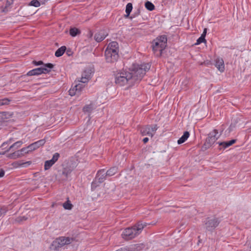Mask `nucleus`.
I'll return each mask as SVG.
<instances>
[{
	"mask_svg": "<svg viewBox=\"0 0 251 251\" xmlns=\"http://www.w3.org/2000/svg\"><path fill=\"white\" fill-rule=\"evenodd\" d=\"M93 110V107L92 105H85L83 108V111L84 112H89L90 113Z\"/></svg>",
	"mask_w": 251,
	"mask_h": 251,
	"instance_id": "37",
	"label": "nucleus"
},
{
	"mask_svg": "<svg viewBox=\"0 0 251 251\" xmlns=\"http://www.w3.org/2000/svg\"><path fill=\"white\" fill-rule=\"evenodd\" d=\"M237 141L236 139H232L230 141H224V142H219L217 144L221 147L219 148L220 150H225L226 148L232 146L233 144L235 143Z\"/></svg>",
	"mask_w": 251,
	"mask_h": 251,
	"instance_id": "16",
	"label": "nucleus"
},
{
	"mask_svg": "<svg viewBox=\"0 0 251 251\" xmlns=\"http://www.w3.org/2000/svg\"><path fill=\"white\" fill-rule=\"evenodd\" d=\"M9 151H7V150L5 151H4L0 152V155H4L6 152H8Z\"/></svg>",
	"mask_w": 251,
	"mask_h": 251,
	"instance_id": "52",
	"label": "nucleus"
},
{
	"mask_svg": "<svg viewBox=\"0 0 251 251\" xmlns=\"http://www.w3.org/2000/svg\"><path fill=\"white\" fill-rule=\"evenodd\" d=\"M145 247V245L143 243H139L136 244H133L127 247L129 251H141Z\"/></svg>",
	"mask_w": 251,
	"mask_h": 251,
	"instance_id": "18",
	"label": "nucleus"
},
{
	"mask_svg": "<svg viewBox=\"0 0 251 251\" xmlns=\"http://www.w3.org/2000/svg\"><path fill=\"white\" fill-rule=\"evenodd\" d=\"M220 222V219L215 217H207L203 221L204 228L206 230L209 231H213L218 226Z\"/></svg>",
	"mask_w": 251,
	"mask_h": 251,
	"instance_id": "5",
	"label": "nucleus"
},
{
	"mask_svg": "<svg viewBox=\"0 0 251 251\" xmlns=\"http://www.w3.org/2000/svg\"><path fill=\"white\" fill-rule=\"evenodd\" d=\"M215 66L221 72L225 71V65L222 58H217L215 60Z\"/></svg>",
	"mask_w": 251,
	"mask_h": 251,
	"instance_id": "19",
	"label": "nucleus"
},
{
	"mask_svg": "<svg viewBox=\"0 0 251 251\" xmlns=\"http://www.w3.org/2000/svg\"><path fill=\"white\" fill-rule=\"evenodd\" d=\"M66 47L65 46H63L60 48H58L55 52V56L56 57H60L63 55L64 52L66 51Z\"/></svg>",
	"mask_w": 251,
	"mask_h": 251,
	"instance_id": "27",
	"label": "nucleus"
},
{
	"mask_svg": "<svg viewBox=\"0 0 251 251\" xmlns=\"http://www.w3.org/2000/svg\"><path fill=\"white\" fill-rule=\"evenodd\" d=\"M10 101L11 100L7 98L0 99V106L7 105L9 103Z\"/></svg>",
	"mask_w": 251,
	"mask_h": 251,
	"instance_id": "36",
	"label": "nucleus"
},
{
	"mask_svg": "<svg viewBox=\"0 0 251 251\" xmlns=\"http://www.w3.org/2000/svg\"><path fill=\"white\" fill-rule=\"evenodd\" d=\"M16 163L18 164V166H24L26 167L27 165H29L31 164V162L30 161H26L25 162H22V161H19L17 162Z\"/></svg>",
	"mask_w": 251,
	"mask_h": 251,
	"instance_id": "39",
	"label": "nucleus"
},
{
	"mask_svg": "<svg viewBox=\"0 0 251 251\" xmlns=\"http://www.w3.org/2000/svg\"><path fill=\"white\" fill-rule=\"evenodd\" d=\"M23 142L22 141H18L14 144H13L11 146H10L7 149V151H14L18 149L19 148L21 147L22 144H23Z\"/></svg>",
	"mask_w": 251,
	"mask_h": 251,
	"instance_id": "21",
	"label": "nucleus"
},
{
	"mask_svg": "<svg viewBox=\"0 0 251 251\" xmlns=\"http://www.w3.org/2000/svg\"><path fill=\"white\" fill-rule=\"evenodd\" d=\"M65 242H67L66 245H69L71 243H72L73 241H75V239L74 238H71V237H65Z\"/></svg>",
	"mask_w": 251,
	"mask_h": 251,
	"instance_id": "44",
	"label": "nucleus"
},
{
	"mask_svg": "<svg viewBox=\"0 0 251 251\" xmlns=\"http://www.w3.org/2000/svg\"><path fill=\"white\" fill-rule=\"evenodd\" d=\"M107 35L108 33L105 30H101L95 34L94 39L97 42H100L103 40Z\"/></svg>",
	"mask_w": 251,
	"mask_h": 251,
	"instance_id": "14",
	"label": "nucleus"
},
{
	"mask_svg": "<svg viewBox=\"0 0 251 251\" xmlns=\"http://www.w3.org/2000/svg\"><path fill=\"white\" fill-rule=\"evenodd\" d=\"M149 141V138L148 137H145L143 139V142L144 144L147 143Z\"/></svg>",
	"mask_w": 251,
	"mask_h": 251,
	"instance_id": "50",
	"label": "nucleus"
},
{
	"mask_svg": "<svg viewBox=\"0 0 251 251\" xmlns=\"http://www.w3.org/2000/svg\"><path fill=\"white\" fill-rule=\"evenodd\" d=\"M66 51L67 55L69 56L72 55L73 53V51H72V50L70 48L68 49H66Z\"/></svg>",
	"mask_w": 251,
	"mask_h": 251,
	"instance_id": "47",
	"label": "nucleus"
},
{
	"mask_svg": "<svg viewBox=\"0 0 251 251\" xmlns=\"http://www.w3.org/2000/svg\"><path fill=\"white\" fill-rule=\"evenodd\" d=\"M203 63H204V64H207V65H208V64H209V62H207V63H206L205 62H203Z\"/></svg>",
	"mask_w": 251,
	"mask_h": 251,
	"instance_id": "55",
	"label": "nucleus"
},
{
	"mask_svg": "<svg viewBox=\"0 0 251 251\" xmlns=\"http://www.w3.org/2000/svg\"><path fill=\"white\" fill-rule=\"evenodd\" d=\"M106 50H108L110 51H116L117 52H119V44L116 41L111 42L108 45Z\"/></svg>",
	"mask_w": 251,
	"mask_h": 251,
	"instance_id": "20",
	"label": "nucleus"
},
{
	"mask_svg": "<svg viewBox=\"0 0 251 251\" xmlns=\"http://www.w3.org/2000/svg\"><path fill=\"white\" fill-rule=\"evenodd\" d=\"M54 67V65L48 63L44 65V66H41L37 68L32 69L27 73L25 75L27 76H33V75H38L42 74H48L50 72L51 70Z\"/></svg>",
	"mask_w": 251,
	"mask_h": 251,
	"instance_id": "4",
	"label": "nucleus"
},
{
	"mask_svg": "<svg viewBox=\"0 0 251 251\" xmlns=\"http://www.w3.org/2000/svg\"><path fill=\"white\" fill-rule=\"evenodd\" d=\"M141 13L140 8L138 7L134 13L130 16V19L132 20L133 18L138 16Z\"/></svg>",
	"mask_w": 251,
	"mask_h": 251,
	"instance_id": "34",
	"label": "nucleus"
},
{
	"mask_svg": "<svg viewBox=\"0 0 251 251\" xmlns=\"http://www.w3.org/2000/svg\"><path fill=\"white\" fill-rule=\"evenodd\" d=\"M75 87L77 91L78 96L80 94L82 89L83 88V85L81 84H76L75 86Z\"/></svg>",
	"mask_w": 251,
	"mask_h": 251,
	"instance_id": "40",
	"label": "nucleus"
},
{
	"mask_svg": "<svg viewBox=\"0 0 251 251\" xmlns=\"http://www.w3.org/2000/svg\"><path fill=\"white\" fill-rule=\"evenodd\" d=\"M151 48L154 53H156L159 51L158 53H156V56L160 57L162 56L163 51L167 46V37L166 35L158 36L154 39L151 42Z\"/></svg>",
	"mask_w": 251,
	"mask_h": 251,
	"instance_id": "2",
	"label": "nucleus"
},
{
	"mask_svg": "<svg viewBox=\"0 0 251 251\" xmlns=\"http://www.w3.org/2000/svg\"><path fill=\"white\" fill-rule=\"evenodd\" d=\"M7 211L8 209L6 206L0 207V217L2 215H4Z\"/></svg>",
	"mask_w": 251,
	"mask_h": 251,
	"instance_id": "42",
	"label": "nucleus"
},
{
	"mask_svg": "<svg viewBox=\"0 0 251 251\" xmlns=\"http://www.w3.org/2000/svg\"><path fill=\"white\" fill-rule=\"evenodd\" d=\"M133 9V5L132 3L129 2L128 3L126 7V14L125 15V17L126 18H129L130 19V14L132 10Z\"/></svg>",
	"mask_w": 251,
	"mask_h": 251,
	"instance_id": "24",
	"label": "nucleus"
},
{
	"mask_svg": "<svg viewBox=\"0 0 251 251\" xmlns=\"http://www.w3.org/2000/svg\"><path fill=\"white\" fill-rule=\"evenodd\" d=\"M62 166V169L58 170V175L62 177L61 179L62 180H66L68 179V176L73 171L74 168L71 165L69 164H63Z\"/></svg>",
	"mask_w": 251,
	"mask_h": 251,
	"instance_id": "6",
	"label": "nucleus"
},
{
	"mask_svg": "<svg viewBox=\"0 0 251 251\" xmlns=\"http://www.w3.org/2000/svg\"><path fill=\"white\" fill-rule=\"evenodd\" d=\"M45 143L46 140L45 139H43L39 140L29 145L27 147H26L28 152L29 153L33 151L37 150L40 147L43 146L45 144Z\"/></svg>",
	"mask_w": 251,
	"mask_h": 251,
	"instance_id": "11",
	"label": "nucleus"
},
{
	"mask_svg": "<svg viewBox=\"0 0 251 251\" xmlns=\"http://www.w3.org/2000/svg\"><path fill=\"white\" fill-rule=\"evenodd\" d=\"M3 0H0V1H2ZM13 3V0H6V2L5 6L3 7L2 11L6 12L8 11V8Z\"/></svg>",
	"mask_w": 251,
	"mask_h": 251,
	"instance_id": "32",
	"label": "nucleus"
},
{
	"mask_svg": "<svg viewBox=\"0 0 251 251\" xmlns=\"http://www.w3.org/2000/svg\"><path fill=\"white\" fill-rule=\"evenodd\" d=\"M190 136V133L188 131H185L184 132L182 136L177 140V144L178 145L184 143Z\"/></svg>",
	"mask_w": 251,
	"mask_h": 251,
	"instance_id": "23",
	"label": "nucleus"
},
{
	"mask_svg": "<svg viewBox=\"0 0 251 251\" xmlns=\"http://www.w3.org/2000/svg\"><path fill=\"white\" fill-rule=\"evenodd\" d=\"M69 94L71 96H74L75 95H78V93H77V91L75 89V86L74 87L71 88L69 90Z\"/></svg>",
	"mask_w": 251,
	"mask_h": 251,
	"instance_id": "38",
	"label": "nucleus"
},
{
	"mask_svg": "<svg viewBox=\"0 0 251 251\" xmlns=\"http://www.w3.org/2000/svg\"><path fill=\"white\" fill-rule=\"evenodd\" d=\"M60 154L58 152L55 153L50 160L45 162L44 169L45 170H49L58 159Z\"/></svg>",
	"mask_w": 251,
	"mask_h": 251,
	"instance_id": "12",
	"label": "nucleus"
},
{
	"mask_svg": "<svg viewBox=\"0 0 251 251\" xmlns=\"http://www.w3.org/2000/svg\"><path fill=\"white\" fill-rule=\"evenodd\" d=\"M206 32H207V28H204L203 30V33H202V34L201 35H204V37L205 38Z\"/></svg>",
	"mask_w": 251,
	"mask_h": 251,
	"instance_id": "49",
	"label": "nucleus"
},
{
	"mask_svg": "<svg viewBox=\"0 0 251 251\" xmlns=\"http://www.w3.org/2000/svg\"><path fill=\"white\" fill-rule=\"evenodd\" d=\"M108 176L104 169L99 170L96 174V178L98 179L100 182L102 183Z\"/></svg>",
	"mask_w": 251,
	"mask_h": 251,
	"instance_id": "15",
	"label": "nucleus"
},
{
	"mask_svg": "<svg viewBox=\"0 0 251 251\" xmlns=\"http://www.w3.org/2000/svg\"><path fill=\"white\" fill-rule=\"evenodd\" d=\"M102 183L101 182H100L98 179H97L96 177H95L94 179L91 183V190L94 191L96 189V188L99 186L100 184Z\"/></svg>",
	"mask_w": 251,
	"mask_h": 251,
	"instance_id": "31",
	"label": "nucleus"
},
{
	"mask_svg": "<svg viewBox=\"0 0 251 251\" xmlns=\"http://www.w3.org/2000/svg\"><path fill=\"white\" fill-rule=\"evenodd\" d=\"M151 66L149 63L134 65L130 72L124 71L115 74V82L121 86L126 84L132 86L142 80L146 72L150 69Z\"/></svg>",
	"mask_w": 251,
	"mask_h": 251,
	"instance_id": "1",
	"label": "nucleus"
},
{
	"mask_svg": "<svg viewBox=\"0 0 251 251\" xmlns=\"http://www.w3.org/2000/svg\"><path fill=\"white\" fill-rule=\"evenodd\" d=\"M94 72L93 69L90 67L86 68L82 73L80 82L83 83L87 82L92 77Z\"/></svg>",
	"mask_w": 251,
	"mask_h": 251,
	"instance_id": "9",
	"label": "nucleus"
},
{
	"mask_svg": "<svg viewBox=\"0 0 251 251\" xmlns=\"http://www.w3.org/2000/svg\"><path fill=\"white\" fill-rule=\"evenodd\" d=\"M118 171V168L116 166H113L108 170L106 173L108 176H111L116 174Z\"/></svg>",
	"mask_w": 251,
	"mask_h": 251,
	"instance_id": "28",
	"label": "nucleus"
},
{
	"mask_svg": "<svg viewBox=\"0 0 251 251\" xmlns=\"http://www.w3.org/2000/svg\"><path fill=\"white\" fill-rule=\"evenodd\" d=\"M206 42L205 38L204 37V35H201L197 40L195 43L196 45H198L202 43H205Z\"/></svg>",
	"mask_w": 251,
	"mask_h": 251,
	"instance_id": "35",
	"label": "nucleus"
},
{
	"mask_svg": "<svg viewBox=\"0 0 251 251\" xmlns=\"http://www.w3.org/2000/svg\"><path fill=\"white\" fill-rule=\"evenodd\" d=\"M12 141H13V139L11 138L7 142H8V144H10Z\"/></svg>",
	"mask_w": 251,
	"mask_h": 251,
	"instance_id": "54",
	"label": "nucleus"
},
{
	"mask_svg": "<svg viewBox=\"0 0 251 251\" xmlns=\"http://www.w3.org/2000/svg\"><path fill=\"white\" fill-rule=\"evenodd\" d=\"M149 224L147 223H143L142 221L138 222L135 225L133 226L139 235L142 231L143 228Z\"/></svg>",
	"mask_w": 251,
	"mask_h": 251,
	"instance_id": "17",
	"label": "nucleus"
},
{
	"mask_svg": "<svg viewBox=\"0 0 251 251\" xmlns=\"http://www.w3.org/2000/svg\"><path fill=\"white\" fill-rule=\"evenodd\" d=\"M32 64L35 66L42 65V66H44V65L45 64L44 63L43 61L42 60H40V61H36V60H33L32 61Z\"/></svg>",
	"mask_w": 251,
	"mask_h": 251,
	"instance_id": "45",
	"label": "nucleus"
},
{
	"mask_svg": "<svg viewBox=\"0 0 251 251\" xmlns=\"http://www.w3.org/2000/svg\"><path fill=\"white\" fill-rule=\"evenodd\" d=\"M41 5L40 1L38 0H32L30 1L28 5L34 6L36 7H39Z\"/></svg>",
	"mask_w": 251,
	"mask_h": 251,
	"instance_id": "33",
	"label": "nucleus"
},
{
	"mask_svg": "<svg viewBox=\"0 0 251 251\" xmlns=\"http://www.w3.org/2000/svg\"><path fill=\"white\" fill-rule=\"evenodd\" d=\"M89 37H92L93 36V32L91 31H90L89 32Z\"/></svg>",
	"mask_w": 251,
	"mask_h": 251,
	"instance_id": "53",
	"label": "nucleus"
},
{
	"mask_svg": "<svg viewBox=\"0 0 251 251\" xmlns=\"http://www.w3.org/2000/svg\"><path fill=\"white\" fill-rule=\"evenodd\" d=\"M145 8L149 11H152L155 9V6L150 1H146L145 3Z\"/></svg>",
	"mask_w": 251,
	"mask_h": 251,
	"instance_id": "29",
	"label": "nucleus"
},
{
	"mask_svg": "<svg viewBox=\"0 0 251 251\" xmlns=\"http://www.w3.org/2000/svg\"><path fill=\"white\" fill-rule=\"evenodd\" d=\"M62 247L60 243H59V241L56 239L54 240L50 246V249L53 251H59L60 249Z\"/></svg>",
	"mask_w": 251,
	"mask_h": 251,
	"instance_id": "22",
	"label": "nucleus"
},
{
	"mask_svg": "<svg viewBox=\"0 0 251 251\" xmlns=\"http://www.w3.org/2000/svg\"><path fill=\"white\" fill-rule=\"evenodd\" d=\"M29 153L27 148H23L22 149L16 151L14 152L9 153L7 157L10 159H16L18 158L21 157L25 154Z\"/></svg>",
	"mask_w": 251,
	"mask_h": 251,
	"instance_id": "10",
	"label": "nucleus"
},
{
	"mask_svg": "<svg viewBox=\"0 0 251 251\" xmlns=\"http://www.w3.org/2000/svg\"><path fill=\"white\" fill-rule=\"evenodd\" d=\"M69 33L71 36L75 37L79 35L81 33V31L79 29L75 27H73L70 28Z\"/></svg>",
	"mask_w": 251,
	"mask_h": 251,
	"instance_id": "26",
	"label": "nucleus"
},
{
	"mask_svg": "<svg viewBox=\"0 0 251 251\" xmlns=\"http://www.w3.org/2000/svg\"><path fill=\"white\" fill-rule=\"evenodd\" d=\"M63 207L66 210H71L72 209L73 205L69 200V198H67V201L63 204Z\"/></svg>",
	"mask_w": 251,
	"mask_h": 251,
	"instance_id": "30",
	"label": "nucleus"
},
{
	"mask_svg": "<svg viewBox=\"0 0 251 251\" xmlns=\"http://www.w3.org/2000/svg\"><path fill=\"white\" fill-rule=\"evenodd\" d=\"M224 128L221 131V133L218 135V131L217 129H214L210 132L206 138L205 141L201 147V151H204L209 149L212 145L219 138L220 136L223 132Z\"/></svg>",
	"mask_w": 251,
	"mask_h": 251,
	"instance_id": "3",
	"label": "nucleus"
},
{
	"mask_svg": "<svg viewBox=\"0 0 251 251\" xmlns=\"http://www.w3.org/2000/svg\"><path fill=\"white\" fill-rule=\"evenodd\" d=\"M56 239L59 241V243H60L62 247L66 245L67 242H65V237L62 236Z\"/></svg>",
	"mask_w": 251,
	"mask_h": 251,
	"instance_id": "41",
	"label": "nucleus"
},
{
	"mask_svg": "<svg viewBox=\"0 0 251 251\" xmlns=\"http://www.w3.org/2000/svg\"><path fill=\"white\" fill-rule=\"evenodd\" d=\"M137 235L138 234L133 226L125 229L122 234V237L126 240H131Z\"/></svg>",
	"mask_w": 251,
	"mask_h": 251,
	"instance_id": "8",
	"label": "nucleus"
},
{
	"mask_svg": "<svg viewBox=\"0 0 251 251\" xmlns=\"http://www.w3.org/2000/svg\"><path fill=\"white\" fill-rule=\"evenodd\" d=\"M11 115L7 112H0V123L4 122L6 120L10 118Z\"/></svg>",
	"mask_w": 251,
	"mask_h": 251,
	"instance_id": "25",
	"label": "nucleus"
},
{
	"mask_svg": "<svg viewBox=\"0 0 251 251\" xmlns=\"http://www.w3.org/2000/svg\"><path fill=\"white\" fill-rule=\"evenodd\" d=\"M142 136L149 135L152 137L153 134L151 132V125H146L145 126H140L138 128Z\"/></svg>",
	"mask_w": 251,
	"mask_h": 251,
	"instance_id": "13",
	"label": "nucleus"
},
{
	"mask_svg": "<svg viewBox=\"0 0 251 251\" xmlns=\"http://www.w3.org/2000/svg\"><path fill=\"white\" fill-rule=\"evenodd\" d=\"M27 219V218L25 216H19L16 219L15 221L17 223H20L22 222V221H26Z\"/></svg>",
	"mask_w": 251,
	"mask_h": 251,
	"instance_id": "43",
	"label": "nucleus"
},
{
	"mask_svg": "<svg viewBox=\"0 0 251 251\" xmlns=\"http://www.w3.org/2000/svg\"><path fill=\"white\" fill-rule=\"evenodd\" d=\"M158 128L157 125H153L151 126V132H155Z\"/></svg>",
	"mask_w": 251,
	"mask_h": 251,
	"instance_id": "46",
	"label": "nucleus"
},
{
	"mask_svg": "<svg viewBox=\"0 0 251 251\" xmlns=\"http://www.w3.org/2000/svg\"><path fill=\"white\" fill-rule=\"evenodd\" d=\"M105 60L107 63H114L117 61L119 59V52L116 51H110L105 50L104 52Z\"/></svg>",
	"mask_w": 251,
	"mask_h": 251,
	"instance_id": "7",
	"label": "nucleus"
},
{
	"mask_svg": "<svg viewBox=\"0 0 251 251\" xmlns=\"http://www.w3.org/2000/svg\"><path fill=\"white\" fill-rule=\"evenodd\" d=\"M7 144H8V142H5L2 143V144L1 146V147L3 148L2 149H4V147H5V145H6Z\"/></svg>",
	"mask_w": 251,
	"mask_h": 251,
	"instance_id": "51",
	"label": "nucleus"
},
{
	"mask_svg": "<svg viewBox=\"0 0 251 251\" xmlns=\"http://www.w3.org/2000/svg\"><path fill=\"white\" fill-rule=\"evenodd\" d=\"M5 171L2 169L0 170V178L3 177L4 176Z\"/></svg>",
	"mask_w": 251,
	"mask_h": 251,
	"instance_id": "48",
	"label": "nucleus"
}]
</instances>
